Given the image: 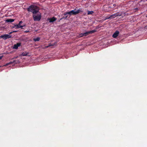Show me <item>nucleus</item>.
<instances>
[{"label":"nucleus","instance_id":"obj_24","mask_svg":"<svg viewBox=\"0 0 147 147\" xmlns=\"http://www.w3.org/2000/svg\"><path fill=\"white\" fill-rule=\"evenodd\" d=\"M147 29V25L144 27V30Z\"/></svg>","mask_w":147,"mask_h":147},{"label":"nucleus","instance_id":"obj_13","mask_svg":"<svg viewBox=\"0 0 147 147\" xmlns=\"http://www.w3.org/2000/svg\"><path fill=\"white\" fill-rule=\"evenodd\" d=\"M40 39V38L39 37H37L36 38H33V40L34 41L36 42V41H39Z\"/></svg>","mask_w":147,"mask_h":147},{"label":"nucleus","instance_id":"obj_10","mask_svg":"<svg viewBox=\"0 0 147 147\" xmlns=\"http://www.w3.org/2000/svg\"><path fill=\"white\" fill-rule=\"evenodd\" d=\"M29 53L28 52H24L22 53V54H20V57L22 56H30V55H28Z\"/></svg>","mask_w":147,"mask_h":147},{"label":"nucleus","instance_id":"obj_18","mask_svg":"<svg viewBox=\"0 0 147 147\" xmlns=\"http://www.w3.org/2000/svg\"><path fill=\"white\" fill-rule=\"evenodd\" d=\"M110 16H106V17H105V19L104 20H106L108 19H110V18H110Z\"/></svg>","mask_w":147,"mask_h":147},{"label":"nucleus","instance_id":"obj_17","mask_svg":"<svg viewBox=\"0 0 147 147\" xmlns=\"http://www.w3.org/2000/svg\"><path fill=\"white\" fill-rule=\"evenodd\" d=\"M67 16H63V17H62L59 20V22L60 20H62L63 19H65L66 18H67Z\"/></svg>","mask_w":147,"mask_h":147},{"label":"nucleus","instance_id":"obj_6","mask_svg":"<svg viewBox=\"0 0 147 147\" xmlns=\"http://www.w3.org/2000/svg\"><path fill=\"white\" fill-rule=\"evenodd\" d=\"M56 18L55 17H53L51 18H49L48 19V20H49V22L50 23L56 21Z\"/></svg>","mask_w":147,"mask_h":147},{"label":"nucleus","instance_id":"obj_5","mask_svg":"<svg viewBox=\"0 0 147 147\" xmlns=\"http://www.w3.org/2000/svg\"><path fill=\"white\" fill-rule=\"evenodd\" d=\"M96 32V30H93L90 31H88L84 33V34H85L86 36H87L89 35V34H91L93 33Z\"/></svg>","mask_w":147,"mask_h":147},{"label":"nucleus","instance_id":"obj_9","mask_svg":"<svg viewBox=\"0 0 147 147\" xmlns=\"http://www.w3.org/2000/svg\"><path fill=\"white\" fill-rule=\"evenodd\" d=\"M21 43H18L14 45L13 49H17L18 47L21 46Z\"/></svg>","mask_w":147,"mask_h":147},{"label":"nucleus","instance_id":"obj_25","mask_svg":"<svg viewBox=\"0 0 147 147\" xmlns=\"http://www.w3.org/2000/svg\"><path fill=\"white\" fill-rule=\"evenodd\" d=\"M2 57L3 56H0V60L2 59Z\"/></svg>","mask_w":147,"mask_h":147},{"label":"nucleus","instance_id":"obj_1","mask_svg":"<svg viewBox=\"0 0 147 147\" xmlns=\"http://www.w3.org/2000/svg\"><path fill=\"white\" fill-rule=\"evenodd\" d=\"M27 10L29 12H30L32 13L33 14H36L38 12L39 9V7L37 6L34 5H31L27 8Z\"/></svg>","mask_w":147,"mask_h":147},{"label":"nucleus","instance_id":"obj_11","mask_svg":"<svg viewBox=\"0 0 147 147\" xmlns=\"http://www.w3.org/2000/svg\"><path fill=\"white\" fill-rule=\"evenodd\" d=\"M25 25H24L23 26H21L19 24L17 25H16L15 26L16 27V28H21L22 29H23V27L24 26H25Z\"/></svg>","mask_w":147,"mask_h":147},{"label":"nucleus","instance_id":"obj_26","mask_svg":"<svg viewBox=\"0 0 147 147\" xmlns=\"http://www.w3.org/2000/svg\"><path fill=\"white\" fill-rule=\"evenodd\" d=\"M82 35H81V36H82Z\"/></svg>","mask_w":147,"mask_h":147},{"label":"nucleus","instance_id":"obj_21","mask_svg":"<svg viewBox=\"0 0 147 147\" xmlns=\"http://www.w3.org/2000/svg\"><path fill=\"white\" fill-rule=\"evenodd\" d=\"M113 16L114 17V18H115V17H117L116 13L113 14Z\"/></svg>","mask_w":147,"mask_h":147},{"label":"nucleus","instance_id":"obj_28","mask_svg":"<svg viewBox=\"0 0 147 147\" xmlns=\"http://www.w3.org/2000/svg\"><path fill=\"white\" fill-rule=\"evenodd\" d=\"M65 16H67V15H64Z\"/></svg>","mask_w":147,"mask_h":147},{"label":"nucleus","instance_id":"obj_27","mask_svg":"<svg viewBox=\"0 0 147 147\" xmlns=\"http://www.w3.org/2000/svg\"><path fill=\"white\" fill-rule=\"evenodd\" d=\"M12 33V32H11L10 33V34H11V33Z\"/></svg>","mask_w":147,"mask_h":147},{"label":"nucleus","instance_id":"obj_12","mask_svg":"<svg viewBox=\"0 0 147 147\" xmlns=\"http://www.w3.org/2000/svg\"><path fill=\"white\" fill-rule=\"evenodd\" d=\"M14 21V20L13 19H7L6 20V22H12Z\"/></svg>","mask_w":147,"mask_h":147},{"label":"nucleus","instance_id":"obj_20","mask_svg":"<svg viewBox=\"0 0 147 147\" xmlns=\"http://www.w3.org/2000/svg\"><path fill=\"white\" fill-rule=\"evenodd\" d=\"M109 18H110V19H113L114 18V17L113 16V15L112 14L110 16V17Z\"/></svg>","mask_w":147,"mask_h":147},{"label":"nucleus","instance_id":"obj_23","mask_svg":"<svg viewBox=\"0 0 147 147\" xmlns=\"http://www.w3.org/2000/svg\"><path fill=\"white\" fill-rule=\"evenodd\" d=\"M25 32L27 33L29 32V31L28 30H26V31H25L24 32Z\"/></svg>","mask_w":147,"mask_h":147},{"label":"nucleus","instance_id":"obj_29","mask_svg":"<svg viewBox=\"0 0 147 147\" xmlns=\"http://www.w3.org/2000/svg\"><path fill=\"white\" fill-rule=\"evenodd\" d=\"M0 67H1V66H0Z\"/></svg>","mask_w":147,"mask_h":147},{"label":"nucleus","instance_id":"obj_14","mask_svg":"<svg viewBox=\"0 0 147 147\" xmlns=\"http://www.w3.org/2000/svg\"><path fill=\"white\" fill-rule=\"evenodd\" d=\"M94 13L93 11H88V15H92Z\"/></svg>","mask_w":147,"mask_h":147},{"label":"nucleus","instance_id":"obj_8","mask_svg":"<svg viewBox=\"0 0 147 147\" xmlns=\"http://www.w3.org/2000/svg\"><path fill=\"white\" fill-rule=\"evenodd\" d=\"M117 16H121L122 15H123V16H125L126 15V13H123L122 12H117L116 13Z\"/></svg>","mask_w":147,"mask_h":147},{"label":"nucleus","instance_id":"obj_22","mask_svg":"<svg viewBox=\"0 0 147 147\" xmlns=\"http://www.w3.org/2000/svg\"><path fill=\"white\" fill-rule=\"evenodd\" d=\"M23 22H22V21H20L19 22L18 24L20 25H21V24H22V23Z\"/></svg>","mask_w":147,"mask_h":147},{"label":"nucleus","instance_id":"obj_3","mask_svg":"<svg viewBox=\"0 0 147 147\" xmlns=\"http://www.w3.org/2000/svg\"><path fill=\"white\" fill-rule=\"evenodd\" d=\"M32 16L34 20L35 21H39L41 18V13L38 11V12L36 14L32 15Z\"/></svg>","mask_w":147,"mask_h":147},{"label":"nucleus","instance_id":"obj_19","mask_svg":"<svg viewBox=\"0 0 147 147\" xmlns=\"http://www.w3.org/2000/svg\"><path fill=\"white\" fill-rule=\"evenodd\" d=\"M82 35V36H80V37H82L83 36H86V35L85 34H84V33H81L80 34V35Z\"/></svg>","mask_w":147,"mask_h":147},{"label":"nucleus","instance_id":"obj_4","mask_svg":"<svg viewBox=\"0 0 147 147\" xmlns=\"http://www.w3.org/2000/svg\"><path fill=\"white\" fill-rule=\"evenodd\" d=\"M11 36L9 34H5L3 35H1L0 38H2L4 40H6L7 39L11 38Z\"/></svg>","mask_w":147,"mask_h":147},{"label":"nucleus","instance_id":"obj_7","mask_svg":"<svg viewBox=\"0 0 147 147\" xmlns=\"http://www.w3.org/2000/svg\"><path fill=\"white\" fill-rule=\"evenodd\" d=\"M119 34V32L117 30L113 34L112 36L113 38H116L118 36Z\"/></svg>","mask_w":147,"mask_h":147},{"label":"nucleus","instance_id":"obj_2","mask_svg":"<svg viewBox=\"0 0 147 147\" xmlns=\"http://www.w3.org/2000/svg\"><path fill=\"white\" fill-rule=\"evenodd\" d=\"M76 8H75L74 10H71L69 12H66L64 13V15L69 14L70 16L75 15L83 11V10L82 8H80L77 11H76Z\"/></svg>","mask_w":147,"mask_h":147},{"label":"nucleus","instance_id":"obj_15","mask_svg":"<svg viewBox=\"0 0 147 147\" xmlns=\"http://www.w3.org/2000/svg\"><path fill=\"white\" fill-rule=\"evenodd\" d=\"M15 61H14L13 62H9L8 63H6L5 65L4 66H6L11 64H12V63H14L15 62Z\"/></svg>","mask_w":147,"mask_h":147},{"label":"nucleus","instance_id":"obj_16","mask_svg":"<svg viewBox=\"0 0 147 147\" xmlns=\"http://www.w3.org/2000/svg\"><path fill=\"white\" fill-rule=\"evenodd\" d=\"M55 44H56L55 43H54L52 44H51L50 43L49 44V45L48 46H47V47L48 48L49 47H51V46H54L55 45Z\"/></svg>","mask_w":147,"mask_h":147}]
</instances>
